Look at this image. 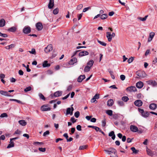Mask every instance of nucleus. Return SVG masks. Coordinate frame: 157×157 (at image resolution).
<instances>
[{
  "label": "nucleus",
  "instance_id": "nucleus-1",
  "mask_svg": "<svg viewBox=\"0 0 157 157\" xmlns=\"http://www.w3.org/2000/svg\"><path fill=\"white\" fill-rule=\"evenodd\" d=\"M136 74L138 76L136 77V78H144L147 75L145 72L143 71H136Z\"/></svg>",
  "mask_w": 157,
  "mask_h": 157
},
{
  "label": "nucleus",
  "instance_id": "nucleus-2",
  "mask_svg": "<svg viewBox=\"0 0 157 157\" xmlns=\"http://www.w3.org/2000/svg\"><path fill=\"white\" fill-rule=\"evenodd\" d=\"M138 110L141 116L147 118L149 115V113H148V112L144 111L142 109L139 108Z\"/></svg>",
  "mask_w": 157,
  "mask_h": 157
},
{
  "label": "nucleus",
  "instance_id": "nucleus-3",
  "mask_svg": "<svg viewBox=\"0 0 157 157\" xmlns=\"http://www.w3.org/2000/svg\"><path fill=\"white\" fill-rule=\"evenodd\" d=\"M23 32L25 34H28L31 32V28L28 26H25L23 30Z\"/></svg>",
  "mask_w": 157,
  "mask_h": 157
},
{
  "label": "nucleus",
  "instance_id": "nucleus-4",
  "mask_svg": "<svg viewBox=\"0 0 157 157\" xmlns=\"http://www.w3.org/2000/svg\"><path fill=\"white\" fill-rule=\"evenodd\" d=\"M52 50V46L51 44H49L44 49V51L46 53H48Z\"/></svg>",
  "mask_w": 157,
  "mask_h": 157
},
{
  "label": "nucleus",
  "instance_id": "nucleus-5",
  "mask_svg": "<svg viewBox=\"0 0 157 157\" xmlns=\"http://www.w3.org/2000/svg\"><path fill=\"white\" fill-rule=\"evenodd\" d=\"M135 105L138 107L141 106L143 104L142 101L140 100H137L134 102Z\"/></svg>",
  "mask_w": 157,
  "mask_h": 157
},
{
  "label": "nucleus",
  "instance_id": "nucleus-6",
  "mask_svg": "<svg viewBox=\"0 0 157 157\" xmlns=\"http://www.w3.org/2000/svg\"><path fill=\"white\" fill-rule=\"evenodd\" d=\"M126 90L129 92H135L136 91V89L135 86H131L127 87Z\"/></svg>",
  "mask_w": 157,
  "mask_h": 157
},
{
  "label": "nucleus",
  "instance_id": "nucleus-7",
  "mask_svg": "<svg viewBox=\"0 0 157 157\" xmlns=\"http://www.w3.org/2000/svg\"><path fill=\"white\" fill-rule=\"evenodd\" d=\"M41 108L42 111H49L51 110V108L48 107V105H42L41 107Z\"/></svg>",
  "mask_w": 157,
  "mask_h": 157
},
{
  "label": "nucleus",
  "instance_id": "nucleus-8",
  "mask_svg": "<svg viewBox=\"0 0 157 157\" xmlns=\"http://www.w3.org/2000/svg\"><path fill=\"white\" fill-rule=\"evenodd\" d=\"M36 26L37 29L39 31L41 30L43 28L42 25L40 22L37 23Z\"/></svg>",
  "mask_w": 157,
  "mask_h": 157
},
{
  "label": "nucleus",
  "instance_id": "nucleus-9",
  "mask_svg": "<svg viewBox=\"0 0 157 157\" xmlns=\"http://www.w3.org/2000/svg\"><path fill=\"white\" fill-rule=\"evenodd\" d=\"M157 108V105L154 103L151 104L149 105V108L152 110H155Z\"/></svg>",
  "mask_w": 157,
  "mask_h": 157
},
{
  "label": "nucleus",
  "instance_id": "nucleus-10",
  "mask_svg": "<svg viewBox=\"0 0 157 157\" xmlns=\"http://www.w3.org/2000/svg\"><path fill=\"white\" fill-rule=\"evenodd\" d=\"M54 5V0H49V2L48 5V8L49 9H52Z\"/></svg>",
  "mask_w": 157,
  "mask_h": 157
},
{
  "label": "nucleus",
  "instance_id": "nucleus-11",
  "mask_svg": "<svg viewBox=\"0 0 157 157\" xmlns=\"http://www.w3.org/2000/svg\"><path fill=\"white\" fill-rule=\"evenodd\" d=\"M130 129L133 132H136L138 131V128L136 126L132 125L130 126Z\"/></svg>",
  "mask_w": 157,
  "mask_h": 157
},
{
  "label": "nucleus",
  "instance_id": "nucleus-12",
  "mask_svg": "<svg viewBox=\"0 0 157 157\" xmlns=\"http://www.w3.org/2000/svg\"><path fill=\"white\" fill-rule=\"evenodd\" d=\"M89 54V52L86 51H82L79 52V56L82 57L83 56L88 55Z\"/></svg>",
  "mask_w": 157,
  "mask_h": 157
},
{
  "label": "nucleus",
  "instance_id": "nucleus-13",
  "mask_svg": "<svg viewBox=\"0 0 157 157\" xmlns=\"http://www.w3.org/2000/svg\"><path fill=\"white\" fill-rule=\"evenodd\" d=\"M0 94H1L5 96H7L8 97L11 96V95L7 91H5L3 90H1L0 91Z\"/></svg>",
  "mask_w": 157,
  "mask_h": 157
},
{
  "label": "nucleus",
  "instance_id": "nucleus-14",
  "mask_svg": "<svg viewBox=\"0 0 157 157\" xmlns=\"http://www.w3.org/2000/svg\"><path fill=\"white\" fill-rule=\"evenodd\" d=\"M144 86V83L143 82L141 81H139L137 82L136 84V87L138 88H141Z\"/></svg>",
  "mask_w": 157,
  "mask_h": 157
},
{
  "label": "nucleus",
  "instance_id": "nucleus-15",
  "mask_svg": "<svg viewBox=\"0 0 157 157\" xmlns=\"http://www.w3.org/2000/svg\"><path fill=\"white\" fill-rule=\"evenodd\" d=\"M106 34V37L108 39V41L109 42H110L112 40L113 38V37H112L111 33L109 32H107Z\"/></svg>",
  "mask_w": 157,
  "mask_h": 157
},
{
  "label": "nucleus",
  "instance_id": "nucleus-16",
  "mask_svg": "<svg viewBox=\"0 0 157 157\" xmlns=\"http://www.w3.org/2000/svg\"><path fill=\"white\" fill-rule=\"evenodd\" d=\"M77 59L76 58H73L70 60L69 62V64L71 65H73L77 62Z\"/></svg>",
  "mask_w": 157,
  "mask_h": 157
},
{
  "label": "nucleus",
  "instance_id": "nucleus-17",
  "mask_svg": "<svg viewBox=\"0 0 157 157\" xmlns=\"http://www.w3.org/2000/svg\"><path fill=\"white\" fill-rule=\"evenodd\" d=\"M148 84L152 85L153 86H155L157 85L156 81H153L152 80H150L147 82Z\"/></svg>",
  "mask_w": 157,
  "mask_h": 157
},
{
  "label": "nucleus",
  "instance_id": "nucleus-18",
  "mask_svg": "<svg viewBox=\"0 0 157 157\" xmlns=\"http://www.w3.org/2000/svg\"><path fill=\"white\" fill-rule=\"evenodd\" d=\"M62 92L61 91H58L55 92L54 94V96L55 97H58L61 96Z\"/></svg>",
  "mask_w": 157,
  "mask_h": 157
},
{
  "label": "nucleus",
  "instance_id": "nucleus-19",
  "mask_svg": "<svg viewBox=\"0 0 157 157\" xmlns=\"http://www.w3.org/2000/svg\"><path fill=\"white\" fill-rule=\"evenodd\" d=\"M109 150H110L111 153H114L115 155L117 157H118L117 152V151L115 148L113 147H111L109 149Z\"/></svg>",
  "mask_w": 157,
  "mask_h": 157
},
{
  "label": "nucleus",
  "instance_id": "nucleus-20",
  "mask_svg": "<svg viewBox=\"0 0 157 157\" xmlns=\"http://www.w3.org/2000/svg\"><path fill=\"white\" fill-rule=\"evenodd\" d=\"M85 78V75H81L78 77V81L79 82H81Z\"/></svg>",
  "mask_w": 157,
  "mask_h": 157
},
{
  "label": "nucleus",
  "instance_id": "nucleus-21",
  "mask_svg": "<svg viewBox=\"0 0 157 157\" xmlns=\"http://www.w3.org/2000/svg\"><path fill=\"white\" fill-rule=\"evenodd\" d=\"M113 104V101L112 99L109 100L107 101V105L109 106H111Z\"/></svg>",
  "mask_w": 157,
  "mask_h": 157
},
{
  "label": "nucleus",
  "instance_id": "nucleus-22",
  "mask_svg": "<svg viewBox=\"0 0 157 157\" xmlns=\"http://www.w3.org/2000/svg\"><path fill=\"white\" fill-rule=\"evenodd\" d=\"M109 136L112 137V139L113 140H114L115 138V135L114 134V132L113 131H111L109 134Z\"/></svg>",
  "mask_w": 157,
  "mask_h": 157
},
{
  "label": "nucleus",
  "instance_id": "nucleus-23",
  "mask_svg": "<svg viewBox=\"0 0 157 157\" xmlns=\"http://www.w3.org/2000/svg\"><path fill=\"white\" fill-rule=\"evenodd\" d=\"M6 24V21L3 19H2L0 20V27H2L4 26Z\"/></svg>",
  "mask_w": 157,
  "mask_h": 157
},
{
  "label": "nucleus",
  "instance_id": "nucleus-24",
  "mask_svg": "<svg viewBox=\"0 0 157 157\" xmlns=\"http://www.w3.org/2000/svg\"><path fill=\"white\" fill-rule=\"evenodd\" d=\"M146 151L147 154L148 155L150 156H152L153 155V153L152 151L150 149L147 148L146 149Z\"/></svg>",
  "mask_w": 157,
  "mask_h": 157
},
{
  "label": "nucleus",
  "instance_id": "nucleus-25",
  "mask_svg": "<svg viewBox=\"0 0 157 157\" xmlns=\"http://www.w3.org/2000/svg\"><path fill=\"white\" fill-rule=\"evenodd\" d=\"M48 61H44V63L43 64V67H49L50 66V63H48Z\"/></svg>",
  "mask_w": 157,
  "mask_h": 157
},
{
  "label": "nucleus",
  "instance_id": "nucleus-26",
  "mask_svg": "<svg viewBox=\"0 0 157 157\" xmlns=\"http://www.w3.org/2000/svg\"><path fill=\"white\" fill-rule=\"evenodd\" d=\"M19 123L21 125L25 126L26 125L27 123L24 120H20L18 121Z\"/></svg>",
  "mask_w": 157,
  "mask_h": 157
},
{
  "label": "nucleus",
  "instance_id": "nucleus-27",
  "mask_svg": "<svg viewBox=\"0 0 157 157\" xmlns=\"http://www.w3.org/2000/svg\"><path fill=\"white\" fill-rule=\"evenodd\" d=\"M94 63V62L93 60L91 59L87 63V66L91 67L93 65Z\"/></svg>",
  "mask_w": 157,
  "mask_h": 157
},
{
  "label": "nucleus",
  "instance_id": "nucleus-28",
  "mask_svg": "<svg viewBox=\"0 0 157 157\" xmlns=\"http://www.w3.org/2000/svg\"><path fill=\"white\" fill-rule=\"evenodd\" d=\"M17 30V28L15 27H12L8 29V31L10 32H14Z\"/></svg>",
  "mask_w": 157,
  "mask_h": 157
},
{
  "label": "nucleus",
  "instance_id": "nucleus-29",
  "mask_svg": "<svg viewBox=\"0 0 157 157\" xmlns=\"http://www.w3.org/2000/svg\"><path fill=\"white\" fill-rule=\"evenodd\" d=\"M10 143L8 144L7 147V148H9L13 147L14 146V144L13 142L10 141Z\"/></svg>",
  "mask_w": 157,
  "mask_h": 157
},
{
  "label": "nucleus",
  "instance_id": "nucleus-30",
  "mask_svg": "<svg viewBox=\"0 0 157 157\" xmlns=\"http://www.w3.org/2000/svg\"><path fill=\"white\" fill-rule=\"evenodd\" d=\"M131 149L133 151V153L135 154H136L139 152V151L138 150H136L135 148L134 147H131Z\"/></svg>",
  "mask_w": 157,
  "mask_h": 157
},
{
  "label": "nucleus",
  "instance_id": "nucleus-31",
  "mask_svg": "<svg viewBox=\"0 0 157 157\" xmlns=\"http://www.w3.org/2000/svg\"><path fill=\"white\" fill-rule=\"evenodd\" d=\"M121 99L123 101L126 102L129 100V98L127 96H124Z\"/></svg>",
  "mask_w": 157,
  "mask_h": 157
},
{
  "label": "nucleus",
  "instance_id": "nucleus-32",
  "mask_svg": "<svg viewBox=\"0 0 157 157\" xmlns=\"http://www.w3.org/2000/svg\"><path fill=\"white\" fill-rule=\"evenodd\" d=\"M108 17V15L106 14H103L102 15H100V18L101 19H106Z\"/></svg>",
  "mask_w": 157,
  "mask_h": 157
},
{
  "label": "nucleus",
  "instance_id": "nucleus-33",
  "mask_svg": "<svg viewBox=\"0 0 157 157\" xmlns=\"http://www.w3.org/2000/svg\"><path fill=\"white\" fill-rule=\"evenodd\" d=\"M106 113L109 115L111 116L113 115V111L111 110H108L106 111Z\"/></svg>",
  "mask_w": 157,
  "mask_h": 157
},
{
  "label": "nucleus",
  "instance_id": "nucleus-34",
  "mask_svg": "<svg viewBox=\"0 0 157 157\" xmlns=\"http://www.w3.org/2000/svg\"><path fill=\"white\" fill-rule=\"evenodd\" d=\"M147 17L148 15H146L144 17L142 18L141 17H139L138 18V19L143 21H144L146 20Z\"/></svg>",
  "mask_w": 157,
  "mask_h": 157
},
{
  "label": "nucleus",
  "instance_id": "nucleus-35",
  "mask_svg": "<svg viewBox=\"0 0 157 157\" xmlns=\"http://www.w3.org/2000/svg\"><path fill=\"white\" fill-rule=\"evenodd\" d=\"M39 96L40 97V99H42L43 100H45V98L44 96L41 93H39Z\"/></svg>",
  "mask_w": 157,
  "mask_h": 157
},
{
  "label": "nucleus",
  "instance_id": "nucleus-36",
  "mask_svg": "<svg viewBox=\"0 0 157 157\" xmlns=\"http://www.w3.org/2000/svg\"><path fill=\"white\" fill-rule=\"evenodd\" d=\"M117 104L120 106H123L124 105V103L122 101H119L117 102Z\"/></svg>",
  "mask_w": 157,
  "mask_h": 157
},
{
  "label": "nucleus",
  "instance_id": "nucleus-37",
  "mask_svg": "<svg viewBox=\"0 0 157 157\" xmlns=\"http://www.w3.org/2000/svg\"><path fill=\"white\" fill-rule=\"evenodd\" d=\"M91 67L88 66H86L85 68L84 71L85 72H87L90 70Z\"/></svg>",
  "mask_w": 157,
  "mask_h": 157
},
{
  "label": "nucleus",
  "instance_id": "nucleus-38",
  "mask_svg": "<svg viewBox=\"0 0 157 157\" xmlns=\"http://www.w3.org/2000/svg\"><path fill=\"white\" fill-rule=\"evenodd\" d=\"M32 89V88L31 86H29L28 87L26 88L24 90L25 92H27L28 91H30Z\"/></svg>",
  "mask_w": 157,
  "mask_h": 157
},
{
  "label": "nucleus",
  "instance_id": "nucleus-39",
  "mask_svg": "<svg viewBox=\"0 0 157 157\" xmlns=\"http://www.w3.org/2000/svg\"><path fill=\"white\" fill-rule=\"evenodd\" d=\"M59 12V9L58 8H56L54 9L53 11V13L54 14H57Z\"/></svg>",
  "mask_w": 157,
  "mask_h": 157
},
{
  "label": "nucleus",
  "instance_id": "nucleus-40",
  "mask_svg": "<svg viewBox=\"0 0 157 157\" xmlns=\"http://www.w3.org/2000/svg\"><path fill=\"white\" fill-rule=\"evenodd\" d=\"M87 147V146L86 145H82L80 146L79 149L80 150H82L86 149Z\"/></svg>",
  "mask_w": 157,
  "mask_h": 157
},
{
  "label": "nucleus",
  "instance_id": "nucleus-41",
  "mask_svg": "<svg viewBox=\"0 0 157 157\" xmlns=\"http://www.w3.org/2000/svg\"><path fill=\"white\" fill-rule=\"evenodd\" d=\"M97 41L100 44L102 45L103 46H105L106 45V44L105 43L103 42H102L98 40Z\"/></svg>",
  "mask_w": 157,
  "mask_h": 157
},
{
  "label": "nucleus",
  "instance_id": "nucleus-42",
  "mask_svg": "<svg viewBox=\"0 0 157 157\" xmlns=\"http://www.w3.org/2000/svg\"><path fill=\"white\" fill-rule=\"evenodd\" d=\"M30 53L35 55L36 54L35 49L34 48H32L31 51H28Z\"/></svg>",
  "mask_w": 157,
  "mask_h": 157
},
{
  "label": "nucleus",
  "instance_id": "nucleus-43",
  "mask_svg": "<svg viewBox=\"0 0 157 157\" xmlns=\"http://www.w3.org/2000/svg\"><path fill=\"white\" fill-rule=\"evenodd\" d=\"M10 101H16L17 102L19 103H21V102L19 100L15 99H10Z\"/></svg>",
  "mask_w": 157,
  "mask_h": 157
},
{
  "label": "nucleus",
  "instance_id": "nucleus-44",
  "mask_svg": "<svg viewBox=\"0 0 157 157\" xmlns=\"http://www.w3.org/2000/svg\"><path fill=\"white\" fill-rule=\"evenodd\" d=\"M8 117V115L6 113H2L0 116V117L2 118L4 117Z\"/></svg>",
  "mask_w": 157,
  "mask_h": 157
},
{
  "label": "nucleus",
  "instance_id": "nucleus-45",
  "mask_svg": "<svg viewBox=\"0 0 157 157\" xmlns=\"http://www.w3.org/2000/svg\"><path fill=\"white\" fill-rule=\"evenodd\" d=\"M76 118H78L80 115V113L79 111H76L74 114Z\"/></svg>",
  "mask_w": 157,
  "mask_h": 157
},
{
  "label": "nucleus",
  "instance_id": "nucleus-46",
  "mask_svg": "<svg viewBox=\"0 0 157 157\" xmlns=\"http://www.w3.org/2000/svg\"><path fill=\"white\" fill-rule=\"evenodd\" d=\"M155 35V33L154 32H151L150 33L149 37L153 38Z\"/></svg>",
  "mask_w": 157,
  "mask_h": 157
},
{
  "label": "nucleus",
  "instance_id": "nucleus-47",
  "mask_svg": "<svg viewBox=\"0 0 157 157\" xmlns=\"http://www.w3.org/2000/svg\"><path fill=\"white\" fill-rule=\"evenodd\" d=\"M15 46V45L14 44H12L8 46V48H7L8 49H10L12 48H14Z\"/></svg>",
  "mask_w": 157,
  "mask_h": 157
},
{
  "label": "nucleus",
  "instance_id": "nucleus-48",
  "mask_svg": "<svg viewBox=\"0 0 157 157\" xmlns=\"http://www.w3.org/2000/svg\"><path fill=\"white\" fill-rule=\"evenodd\" d=\"M133 60V57H131L128 60V62L129 63H130L132 62Z\"/></svg>",
  "mask_w": 157,
  "mask_h": 157
},
{
  "label": "nucleus",
  "instance_id": "nucleus-49",
  "mask_svg": "<svg viewBox=\"0 0 157 157\" xmlns=\"http://www.w3.org/2000/svg\"><path fill=\"white\" fill-rule=\"evenodd\" d=\"M83 7V5L82 4H80L78 6L77 9L78 10H80Z\"/></svg>",
  "mask_w": 157,
  "mask_h": 157
},
{
  "label": "nucleus",
  "instance_id": "nucleus-50",
  "mask_svg": "<svg viewBox=\"0 0 157 157\" xmlns=\"http://www.w3.org/2000/svg\"><path fill=\"white\" fill-rule=\"evenodd\" d=\"M70 121H71L73 123H74L76 122V120L75 119V118L73 117L71 118Z\"/></svg>",
  "mask_w": 157,
  "mask_h": 157
},
{
  "label": "nucleus",
  "instance_id": "nucleus-51",
  "mask_svg": "<svg viewBox=\"0 0 157 157\" xmlns=\"http://www.w3.org/2000/svg\"><path fill=\"white\" fill-rule=\"evenodd\" d=\"M39 151H40L42 152H44L46 151V149L45 148H42V147H40L38 149Z\"/></svg>",
  "mask_w": 157,
  "mask_h": 157
},
{
  "label": "nucleus",
  "instance_id": "nucleus-52",
  "mask_svg": "<svg viewBox=\"0 0 157 157\" xmlns=\"http://www.w3.org/2000/svg\"><path fill=\"white\" fill-rule=\"evenodd\" d=\"M0 36H1L3 37H6L8 36L6 34L2 33L0 32Z\"/></svg>",
  "mask_w": 157,
  "mask_h": 157
},
{
  "label": "nucleus",
  "instance_id": "nucleus-53",
  "mask_svg": "<svg viewBox=\"0 0 157 157\" xmlns=\"http://www.w3.org/2000/svg\"><path fill=\"white\" fill-rule=\"evenodd\" d=\"M50 133V132L49 131H47L43 133V136H46L47 135H48Z\"/></svg>",
  "mask_w": 157,
  "mask_h": 157
},
{
  "label": "nucleus",
  "instance_id": "nucleus-54",
  "mask_svg": "<svg viewBox=\"0 0 157 157\" xmlns=\"http://www.w3.org/2000/svg\"><path fill=\"white\" fill-rule=\"evenodd\" d=\"M71 109L70 108H68L67 109V113L66 114H71Z\"/></svg>",
  "mask_w": 157,
  "mask_h": 157
},
{
  "label": "nucleus",
  "instance_id": "nucleus-55",
  "mask_svg": "<svg viewBox=\"0 0 157 157\" xmlns=\"http://www.w3.org/2000/svg\"><path fill=\"white\" fill-rule=\"evenodd\" d=\"M21 133V131H19L18 129L16 131H15L14 133V135L15 134H20Z\"/></svg>",
  "mask_w": 157,
  "mask_h": 157
},
{
  "label": "nucleus",
  "instance_id": "nucleus-56",
  "mask_svg": "<svg viewBox=\"0 0 157 157\" xmlns=\"http://www.w3.org/2000/svg\"><path fill=\"white\" fill-rule=\"evenodd\" d=\"M81 128V126L80 125H78L76 127L77 129L80 131L82 130Z\"/></svg>",
  "mask_w": 157,
  "mask_h": 157
},
{
  "label": "nucleus",
  "instance_id": "nucleus-57",
  "mask_svg": "<svg viewBox=\"0 0 157 157\" xmlns=\"http://www.w3.org/2000/svg\"><path fill=\"white\" fill-rule=\"evenodd\" d=\"M120 78L122 80H124L125 78V76L123 75H120Z\"/></svg>",
  "mask_w": 157,
  "mask_h": 157
},
{
  "label": "nucleus",
  "instance_id": "nucleus-58",
  "mask_svg": "<svg viewBox=\"0 0 157 157\" xmlns=\"http://www.w3.org/2000/svg\"><path fill=\"white\" fill-rule=\"evenodd\" d=\"M133 138L131 139L130 138H128L127 140V142L128 143H130L132 142Z\"/></svg>",
  "mask_w": 157,
  "mask_h": 157
},
{
  "label": "nucleus",
  "instance_id": "nucleus-59",
  "mask_svg": "<svg viewBox=\"0 0 157 157\" xmlns=\"http://www.w3.org/2000/svg\"><path fill=\"white\" fill-rule=\"evenodd\" d=\"M157 62V58H155L153 60L152 64L155 65Z\"/></svg>",
  "mask_w": 157,
  "mask_h": 157
},
{
  "label": "nucleus",
  "instance_id": "nucleus-60",
  "mask_svg": "<svg viewBox=\"0 0 157 157\" xmlns=\"http://www.w3.org/2000/svg\"><path fill=\"white\" fill-rule=\"evenodd\" d=\"M150 52V50L148 49L147 50L145 53V56H147V55H148L149 53Z\"/></svg>",
  "mask_w": 157,
  "mask_h": 157
},
{
  "label": "nucleus",
  "instance_id": "nucleus-61",
  "mask_svg": "<svg viewBox=\"0 0 157 157\" xmlns=\"http://www.w3.org/2000/svg\"><path fill=\"white\" fill-rule=\"evenodd\" d=\"M75 131V128H72L71 129V133L70 134L71 135L72 134H73L74 133Z\"/></svg>",
  "mask_w": 157,
  "mask_h": 157
},
{
  "label": "nucleus",
  "instance_id": "nucleus-62",
  "mask_svg": "<svg viewBox=\"0 0 157 157\" xmlns=\"http://www.w3.org/2000/svg\"><path fill=\"white\" fill-rule=\"evenodd\" d=\"M99 95L98 94H96L94 96V98L95 99H98L99 98Z\"/></svg>",
  "mask_w": 157,
  "mask_h": 157
},
{
  "label": "nucleus",
  "instance_id": "nucleus-63",
  "mask_svg": "<svg viewBox=\"0 0 157 157\" xmlns=\"http://www.w3.org/2000/svg\"><path fill=\"white\" fill-rule=\"evenodd\" d=\"M5 75L3 74H0V78L3 79L5 78Z\"/></svg>",
  "mask_w": 157,
  "mask_h": 157
},
{
  "label": "nucleus",
  "instance_id": "nucleus-64",
  "mask_svg": "<svg viewBox=\"0 0 157 157\" xmlns=\"http://www.w3.org/2000/svg\"><path fill=\"white\" fill-rule=\"evenodd\" d=\"M18 73L20 75H23L24 72L22 70H20L19 71Z\"/></svg>",
  "mask_w": 157,
  "mask_h": 157
}]
</instances>
